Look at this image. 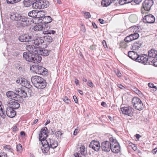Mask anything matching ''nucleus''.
<instances>
[{
  "label": "nucleus",
  "instance_id": "obj_1",
  "mask_svg": "<svg viewBox=\"0 0 157 157\" xmlns=\"http://www.w3.org/2000/svg\"><path fill=\"white\" fill-rule=\"evenodd\" d=\"M10 17L13 21H17V26L25 27L29 24V21L27 18L21 14L14 12L10 14Z\"/></svg>",
  "mask_w": 157,
  "mask_h": 157
},
{
  "label": "nucleus",
  "instance_id": "obj_2",
  "mask_svg": "<svg viewBox=\"0 0 157 157\" xmlns=\"http://www.w3.org/2000/svg\"><path fill=\"white\" fill-rule=\"evenodd\" d=\"M31 80L34 86L39 89H43L46 86L45 81L40 76H33L32 77Z\"/></svg>",
  "mask_w": 157,
  "mask_h": 157
},
{
  "label": "nucleus",
  "instance_id": "obj_3",
  "mask_svg": "<svg viewBox=\"0 0 157 157\" xmlns=\"http://www.w3.org/2000/svg\"><path fill=\"white\" fill-rule=\"evenodd\" d=\"M47 143L48 144H43L42 145V147L41 148L42 152L44 153H47L48 151L50 153V148L53 149L58 145V142L53 139H50L49 140L47 141Z\"/></svg>",
  "mask_w": 157,
  "mask_h": 157
},
{
  "label": "nucleus",
  "instance_id": "obj_4",
  "mask_svg": "<svg viewBox=\"0 0 157 157\" xmlns=\"http://www.w3.org/2000/svg\"><path fill=\"white\" fill-rule=\"evenodd\" d=\"M30 70L37 74L44 76L48 74V70L44 67L37 64L33 65L31 67Z\"/></svg>",
  "mask_w": 157,
  "mask_h": 157
},
{
  "label": "nucleus",
  "instance_id": "obj_5",
  "mask_svg": "<svg viewBox=\"0 0 157 157\" xmlns=\"http://www.w3.org/2000/svg\"><path fill=\"white\" fill-rule=\"evenodd\" d=\"M45 26L46 25L44 24H38L35 25L33 26L32 29L36 31H40L44 30V31L43 32V33L45 34H53L56 33L55 31L54 30L46 31L45 28Z\"/></svg>",
  "mask_w": 157,
  "mask_h": 157
},
{
  "label": "nucleus",
  "instance_id": "obj_6",
  "mask_svg": "<svg viewBox=\"0 0 157 157\" xmlns=\"http://www.w3.org/2000/svg\"><path fill=\"white\" fill-rule=\"evenodd\" d=\"M48 129L46 127H44L41 130L39 135V139L40 141H41V144L42 145L43 144H44L45 143H47V140L46 139L48 136L47 132Z\"/></svg>",
  "mask_w": 157,
  "mask_h": 157
},
{
  "label": "nucleus",
  "instance_id": "obj_7",
  "mask_svg": "<svg viewBox=\"0 0 157 157\" xmlns=\"http://www.w3.org/2000/svg\"><path fill=\"white\" fill-rule=\"evenodd\" d=\"M132 102L134 108L138 110L143 109V104L141 100L138 98L135 97L132 100Z\"/></svg>",
  "mask_w": 157,
  "mask_h": 157
},
{
  "label": "nucleus",
  "instance_id": "obj_8",
  "mask_svg": "<svg viewBox=\"0 0 157 157\" xmlns=\"http://www.w3.org/2000/svg\"><path fill=\"white\" fill-rule=\"evenodd\" d=\"M110 140L112 141V145L111 150L112 152L115 153H118L120 150V147L119 144L116 139L111 137L110 138Z\"/></svg>",
  "mask_w": 157,
  "mask_h": 157
},
{
  "label": "nucleus",
  "instance_id": "obj_9",
  "mask_svg": "<svg viewBox=\"0 0 157 157\" xmlns=\"http://www.w3.org/2000/svg\"><path fill=\"white\" fill-rule=\"evenodd\" d=\"M136 61L144 64H148L151 62L148 56L144 54L139 55Z\"/></svg>",
  "mask_w": 157,
  "mask_h": 157
},
{
  "label": "nucleus",
  "instance_id": "obj_10",
  "mask_svg": "<svg viewBox=\"0 0 157 157\" xmlns=\"http://www.w3.org/2000/svg\"><path fill=\"white\" fill-rule=\"evenodd\" d=\"M109 141H106L102 142L101 144V148L102 151L105 152H108L111 149L112 145V141L110 139Z\"/></svg>",
  "mask_w": 157,
  "mask_h": 157
},
{
  "label": "nucleus",
  "instance_id": "obj_11",
  "mask_svg": "<svg viewBox=\"0 0 157 157\" xmlns=\"http://www.w3.org/2000/svg\"><path fill=\"white\" fill-rule=\"evenodd\" d=\"M153 0H145L143 3V7L144 10L148 11L153 4Z\"/></svg>",
  "mask_w": 157,
  "mask_h": 157
},
{
  "label": "nucleus",
  "instance_id": "obj_12",
  "mask_svg": "<svg viewBox=\"0 0 157 157\" xmlns=\"http://www.w3.org/2000/svg\"><path fill=\"white\" fill-rule=\"evenodd\" d=\"M121 109L124 114L131 116L133 114V109L131 107H124L121 108Z\"/></svg>",
  "mask_w": 157,
  "mask_h": 157
},
{
  "label": "nucleus",
  "instance_id": "obj_13",
  "mask_svg": "<svg viewBox=\"0 0 157 157\" xmlns=\"http://www.w3.org/2000/svg\"><path fill=\"white\" fill-rule=\"evenodd\" d=\"M34 39L33 37L27 34H25L19 36V40L21 42H28Z\"/></svg>",
  "mask_w": 157,
  "mask_h": 157
},
{
  "label": "nucleus",
  "instance_id": "obj_14",
  "mask_svg": "<svg viewBox=\"0 0 157 157\" xmlns=\"http://www.w3.org/2000/svg\"><path fill=\"white\" fill-rule=\"evenodd\" d=\"M89 147L96 151H98L101 147L99 142L95 140H93L91 142Z\"/></svg>",
  "mask_w": 157,
  "mask_h": 157
},
{
  "label": "nucleus",
  "instance_id": "obj_15",
  "mask_svg": "<svg viewBox=\"0 0 157 157\" xmlns=\"http://www.w3.org/2000/svg\"><path fill=\"white\" fill-rule=\"evenodd\" d=\"M6 95L9 98L12 100L18 101V96L17 92H14L13 91H8L6 92Z\"/></svg>",
  "mask_w": 157,
  "mask_h": 157
},
{
  "label": "nucleus",
  "instance_id": "obj_16",
  "mask_svg": "<svg viewBox=\"0 0 157 157\" xmlns=\"http://www.w3.org/2000/svg\"><path fill=\"white\" fill-rule=\"evenodd\" d=\"M26 49L28 52L34 54L38 53L39 48L37 46H34L33 45H29L26 46Z\"/></svg>",
  "mask_w": 157,
  "mask_h": 157
},
{
  "label": "nucleus",
  "instance_id": "obj_17",
  "mask_svg": "<svg viewBox=\"0 0 157 157\" xmlns=\"http://www.w3.org/2000/svg\"><path fill=\"white\" fill-rule=\"evenodd\" d=\"M7 105L9 107L13 109H17L20 107L19 104L17 101L14 100H10L7 102Z\"/></svg>",
  "mask_w": 157,
  "mask_h": 157
},
{
  "label": "nucleus",
  "instance_id": "obj_18",
  "mask_svg": "<svg viewBox=\"0 0 157 157\" xmlns=\"http://www.w3.org/2000/svg\"><path fill=\"white\" fill-rule=\"evenodd\" d=\"M155 18L152 14L147 15L145 16L143 18V21L145 23L151 24L154 22Z\"/></svg>",
  "mask_w": 157,
  "mask_h": 157
},
{
  "label": "nucleus",
  "instance_id": "obj_19",
  "mask_svg": "<svg viewBox=\"0 0 157 157\" xmlns=\"http://www.w3.org/2000/svg\"><path fill=\"white\" fill-rule=\"evenodd\" d=\"M41 12L37 10H34L29 12L28 15L29 16L35 18H40L41 17L40 15Z\"/></svg>",
  "mask_w": 157,
  "mask_h": 157
},
{
  "label": "nucleus",
  "instance_id": "obj_20",
  "mask_svg": "<svg viewBox=\"0 0 157 157\" xmlns=\"http://www.w3.org/2000/svg\"><path fill=\"white\" fill-rule=\"evenodd\" d=\"M15 91L17 92L18 97V101L20 100L21 98H25L27 97V94L26 92L23 90H22L20 88L15 89Z\"/></svg>",
  "mask_w": 157,
  "mask_h": 157
},
{
  "label": "nucleus",
  "instance_id": "obj_21",
  "mask_svg": "<svg viewBox=\"0 0 157 157\" xmlns=\"http://www.w3.org/2000/svg\"><path fill=\"white\" fill-rule=\"evenodd\" d=\"M6 113L8 117L10 118L13 117L16 114L15 111L14 109L9 106L6 109Z\"/></svg>",
  "mask_w": 157,
  "mask_h": 157
},
{
  "label": "nucleus",
  "instance_id": "obj_22",
  "mask_svg": "<svg viewBox=\"0 0 157 157\" xmlns=\"http://www.w3.org/2000/svg\"><path fill=\"white\" fill-rule=\"evenodd\" d=\"M128 55L130 58L133 60H136V61L139 56L137 53L134 51L128 52Z\"/></svg>",
  "mask_w": 157,
  "mask_h": 157
},
{
  "label": "nucleus",
  "instance_id": "obj_23",
  "mask_svg": "<svg viewBox=\"0 0 157 157\" xmlns=\"http://www.w3.org/2000/svg\"><path fill=\"white\" fill-rule=\"evenodd\" d=\"M43 38L42 37H37L35 39L34 38L33 40H34L33 43L39 48V47H41V45L44 42V40Z\"/></svg>",
  "mask_w": 157,
  "mask_h": 157
},
{
  "label": "nucleus",
  "instance_id": "obj_24",
  "mask_svg": "<svg viewBox=\"0 0 157 157\" xmlns=\"http://www.w3.org/2000/svg\"><path fill=\"white\" fill-rule=\"evenodd\" d=\"M148 58L151 59L155 58L157 56V51L156 50L151 49L148 51Z\"/></svg>",
  "mask_w": 157,
  "mask_h": 157
},
{
  "label": "nucleus",
  "instance_id": "obj_25",
  "mask_svg": "<svg viewBox=\"0 0 157 157\" xmlns=\"http://www.w3.org/2000/svg\"><path fill=\"white\" fill-rule=\"evenodd\" d=\"M142 44V43L140 41H138L133 43L131 47V50H137L141 46Z\"/></svg>",
  "mask_w": 157,
  "mask_h": 157
},
{
  "label": "nucleus",
  "instance_id": "obj_26",
  "mask_svg": "<svg viewBox=\"0 0 157 157\" xmlns=\"http://www.w3.org/2000/svg\"><path fill=\"white\" fill-rule=\"evenodd\" d=\"M38 53L37 54H34L33 55V62L35 63H40V62L42 58L39 55Z\"/></svg>",
  "mask_w": 157,
  "mask_h": 157
},
{
  "label": "nucleus",
  "instance_id": "obj_27",
  "mask_svg": "<svg viewBox=\"0 0 157 157\" xmlns=\"http://www.w3.org/2000/svg\"><path fill=\"white\" fill-rule=\"evenodd\" d=\"M78 152L84 156H86L87 155V150L84 145H81V147L78 149Z\"/></svg>",
  "mask_w": 157,
  "mask_h": 157
},
{
  "label": "nucleus",
  "instance_id": "obj_28",
  "mask_svg": "<svg viewBox=\"0 0 157 157\" xmlns=\"http://www.w3.org/2000/svg\"><path fill=\"white\" fill-rule=\"evenodd\" d=\"M38 53L39 54L44 56H47L49 55V52L46 49H40L39 48V50H38Z\"/></svg>",
  "mask_w": 157,
  "mask_h": 157
},
{
  "label": "nucleus",
  "instance_id": "obj_29",
  "mask_svg": "<svg viewBox=\"0 0 157 157\" xmlns=\"http://www.w3.org/2000/svg\"><path fill=\"white\" fill-rule=\"evenodd\" d=\"M43 22L44 23H48L52 21V18L50 16H46L44 17H41Z\"/></svg>",
  "mask_w": 157,
  "mask_h": 157
},
{
  "label": "nucleus",
  "instance_id": "obj_30",
  "mask_svg": "<svg viewBox=\"0 0 157 157\" xmlns=\"http://www.w3.org/2000/svg\"><path fill=\"white\" fill-rule=\"evenodd\" d=\"M42 2V0H39L37 2H35L33 4V8L34 9H41V5Z\"/></svg>",
  "mask_w": 157,
  "mask_h": 157
},
{
  "label": "nucleus",
  "instance_id": "obj_31",
  "mask_svg": "<svg viewBox=\"0 0 157 157\" xmlns=\"http://www.w3.org/2000/svg\"><path fill=\"white\" fill-rule=\"evenodd\" d=\"M112 0H103L101 2V5L103 7H107L112 3Z\"/></svg>",
  "mask_w": 157,
  "mask_h": 157
},
{
  "label": "nucleus",
  "instance_id": "obj_32",
  "mask_svg": "<svg viewBox=\"0 0 157 157\" xmlns=\"http://www.w3.org/2000/svg\"><path fill=\"white\" fill-rule=\"evenodd\" d=\"M129 20L132 23H135L137 21V17L135 14H132L129 17Z\"/></svg>",
  "mask_w": 157,
  "mask_h": 157
},
{
  "label": "nucleus",
  "instance_id": "obj_33",
  "mask_svg": "<svg viewBox=\"0 0 157 157\" xmlns=\"http://www.w3.org/2000/svg\"><path fill=\"white\" fill-rule=\"evenodd\" d=\"M21 83L23 86L26 87H30V86L29 82L26 79L22 80L21 82Z\"/></svg>",
  "mask_w": 157,
  "mask_h": 157
},
{
  "label": "nucleus",
  "instance_id": "obj_34",
  "mask_svg": "<svg viewBox=\"0 0 157 157\" xmlns=\"http://www.w3.org/2000/svg\"><path fill=\"white\" fill-rule=\"evenodd\" d=\"M42 3L41 5L42 9L47 8L49 5L48 2L45 0H42Z\"/></svg>",
  "mask_w": 157,
  "mask_h": 157
},
{
  "label": "nucleus",
  "instance_id": "obj_35",
  "mask_svg": "<svg viewBox=\"0 0 157 157\" xmlns=\"http://www.w3.org/2000/svg\"><path fill=\"white\" fill-rule=\"evenodd\" d=\"M44 40L48 43H51L53 39L51 36L48 35H46L44 37Z\"/></svg>",
  "mask_w": 157,
  "mask_h": 157
},
{
  "label": "nucleus",
  "instance_id": "obj_36",
  "mask_svg": "<svg viewBox=\"0 0 157 157\" xmlns=\"http://www.w3.org/2000/svg\"><path fill=\"white\" fill-rule=\"evenodd\" d=\"M23 3L25 7H29L31 5L32 6V3L30 0H24L23 2Z\"/></svg>",
  "mask_w": 157,
  "mask_h": 157
},
{
  "label": "nucleus",
  "instance_id": "obj_37",
  "mask_svg": "<svg viewBox=\"0 0 157 157\" xmlns=\"http://www.w3.org/2000/svg\"><path fill=\"white\" fill-rule=\"evenodd\" d=\"M133 0H119V3L121 5L131 2Z\"/></svg>",
  "mask_w": 157,
  "mask_h": 157
},
{
  "label": "nucleus",
  "instance_id": "obj_38",
  "mask_svg": "<svg viewBox=\"0 0 157 157\" xmlns=\"http://www.w3.org/2000/svg\"><path fill=\"white\" fill-rule=\"evenodd\" d=\"M131 36L132 37L133 40H135L137 39L138 38L139 36V34L137 33H134L130 34Z\"/></svg>",
  "mask_w": 157,
  "mask_h": 157
},
{
  "label": "nucleus",
  "instance_id": "obj_39",
  "mask_svg": "<svg viewBox=\"0 0 157 157\" xmlns=\"http://www.w3.org/2000/svg\"><path fill=\"white\" fill-rule=\"evenodd\" d=\"M125 41H121L120 44V46L121 48H126L127 46V44Z\"/></svg>",
  "mask_w": 157,
  "mask_h": 157
},
{
  "label": "nucleus",
  "instance_id": "obj_40",
  "mask_svg": "<svg viewBox=\"0 0 157 157\" xmlns=\"http://www.w3.org/2000/svg\"><path fill=\"white\" fill-rule=\"evenodd\" d=\"M132 39L131 36V35H129L126 37L124 39V41L126 42H129L132 41Z\"/></svg>",
  "mask_w": 157,
  "mask_h": 157
},
{
  "label": "nucleus",
  "instance_id": "obj_41",
  "mask_svg": "<svg viewBox=\"0 0 157 157\" xmlns=\"http://www.w3.org/2000/svg\"><path fill=\"white\" fill-rule=\"evenodd\" d=\"M84 14V17L86 19H89L91 17L90 13L88 12H82Z\"/></svg>",
  "mask_w": 157,
  "mask_h": 157
},
{
  "label": "nucleus",
  "instance_id": "obj_42",
  "mask_svg": "<svg viewBox=\"0 0 157 157\" xmlns=\"http://www.w3.org/2000/svg\"><path fill=\"white\" fill-rule=\"evenodd\" d=\"M30 52H25L23 54V57L27 61V59H29V56Z\"/></svg>",
  "mask_w": 157,
  "mask_h": 157
},
{
  "label": "nucleus",
  "instance_id": "obj_43",
  "mask_svg": "<svg viewBox=\"0 0 157 157\" xmlns=\"http://www.w3.org/2000/svg\"><path fill=\"white\" fill-rule=\"evenodd\" d=\"M4 112V110L2 108L0 109V115L3 119L6 117V114Z\"/></svg>",
  "mask_w": 157,
  "mask_h": 157
},
{
  "label": "nucleus",
  "instance_id": "obj_44",
  "mask_svg": "<svg viewBox=\"0 0 157 157\" xmlns=\"http://www.w3.org/2000/svg\"><path fill=\"white\" fill-rule=\"evenodd\" d=\"M55 135L57 138H61L63 133L60 131H57L55 132Z\"/></svg>",
  "mask_w": 157,
  "mask_h": 157
},
{
  "label": "nucleus",
  "instance_id": "obj_45",
  "mask_svg": "<svg viewBox=\"0 0 157 157\" xmlns=\"http://www.w3.org/2000/svg\"><path fill=\"white\" fill-rule=\"evenodd\" d=\"M33 55H34V53H30L29 56V59H27V61L33 62Z\"/></svg>",
  "mask_w": 157,
  "mask_h": 157
},
{
  "label": "nucleus",
  "instance_id": "obj_46",
  "mask_svg": "<svg viewBox=\"0 0 157 157\" xmlns=\"http://www.w3.org/2000/svg\"><path fill=\"white\" fill-rule=\"evenodd\" d=\"M148 86L150 88H153V90L154 91H155L157 90L156 86H154V84L152 83H149L148 84Z\"/></svg>",
  "mask_w": 157,
  "mask_h": 157
},
{
  "label": "nucleus",
  "instance_id": "obj_47",
  "mask_svg": "<svg viewBox=\"0 0 157 157\" xmlns=\"http://www.w3.org/2000/svg\"><path fill=\"white\" fill-rule=\"evenodd\" d=\"M63 101L66 103L69 104L71 102V101L69 98L67 97H65L63 99Z\"/></svg>",
  "mask_w": 157,
  "mask_h": 157
},
{
  "label": "nucleus",
  "instance_id": "obj_48",
  "mask_svg": "<svg viewBox=\"0 0 157 157\" xmlns=\"http://www.w3.org/2000/svg\"><path fill=\"white\" fill-rule=\"evenodd\" d=\"M17 149L18 151L21 152L22 151V146L20 144L17 145Z\"/></svg>",
  "mask_w": 157,
  "mask_h": 157
},
{
  "label": "nucleus",
  "instance_id": "obj_49",
  "mask_svg": "<svg viewBox=\"0 0 157 157\" xmlns=\"http://www.w3.org/2000/svg\"><path fill=\"white\" fill-rule=\"evenodd\" d=\"M134 92L138 95H140L141 94V93L140 90L136 88H134Z\"/></svg>",
  "mask_w": 157,
  "mask_h": 157
},
{
  "label": "nucleus",
  "instance_id": "obj_50",
  "mask_svg": "<svg viewBox=\"0 0 157 157\" xmlns=\"http://www.w3.org/2000/svg\"><path fill=\"white\" fill-rule=\"evenodd\" d=\"M6 2L8 4H13L15 3L14 0H6Z\"/></svg>",
  "mask_w": 157,
  "mask_h": 157
},
{
  "label": "nucleus",
  "instance_id": "obj_51",
  "mask_svg": "<svg viewBox=\"0 0 157 157\" xmlns=\"http://www.w3.org/2000/svg\"><path fill=\"white\" fill-rule=\"evenodd\" d=\"M149 59L151 61V62L149 64H151L152 63H153V62H156L157 61V59H155V58L152 60V59H150L149 58Z\"/></svg>",
  "mask_w": 157,
  "mask_h": 157
},
{
  "label": "nucleus",
  "instance_id": "obj_52",
  "mask_svg": "<svg viewBox=\"0 0 157 157\" xmlns=\"http://www.w3.org/2000/svg\"><path fill=\"white\" fill-rule=\"evenodd\" d=\"M130 146L132 148L134 151L136 150L137 147L135 144H132V145H130Z\"/></svg>",
  "mask_w": 157,
  "mask_h": 157
},
{
  "label": "nucleus",
  "instance_id": "obj_53",
  "mask_svg": "<svg viewBox=\"0 0 157 157\" xmlns=\"http://www.w3.org/2000/svg\"><path fill=\"white\" fill-rule=\"evenodd\" d=\"M13 55L14 56H17L19 55V53L18 52H13Z\"/></svg>",
  "mask_w": 157,
  "mask_h": 157
},
{
  "label": "nucleus",
  "instance_id": "obj_54",
  "mask_svg": "<svg viewBox=\"0 0 157 157\" xmlns=\"http://www.w3.org/2000/svg\"><path fill=\"white\" fill-rule=\"evenodd\" d=\"M73 98L75 101V102L76 103H77L78 101L77 97L75 96L74 95L73 96Z\"/></svg>",
  "mask_w": 157,
  "mask_h": 157
},
{
  "label": "nucleus",
  "instance_id": "obj_55",
  "mask_svg": "<svg viewBox=\"0 0 157 157\" xmlns=\"http://www.w3.org/2000/svg\"><path fill=\"white\" fill-rule=\"evenodd\" d=\"M87 85L89 86L90 87H93L94 86L93 83L91 82H88L87 83Z\"/></svg>",
  "mask_w": 157,
  "mask_h": 157
},
{
  "label": "nucleus",
  "instance_id": "obj_56",
  "mask_svg": "<svg viewBox=\"0 0 157 157\" xmlns=\"http://www.w3.org/2000/svg\"><path fill=\"white\" fill-rule=\"evenodd\" d=\"M102 44L103 46H104L105 48H106L107 47V46L106 45V42L105 40H103L102 41Z\"/></svg>",
  "mask_w": 157,
  "mask_h": 157
},
{
  "label": "nucleus",
  "instance_id": "obj_57",
  "mask_svg": "<svg viewBox=\"0 0 157 157\" xmlns=\"http://www.w3.org/2000/svg\"><path fill=\"white\" fill-rule=\"evenodd\" d=\"M101 105L102 106H103L105 107H106L107 106L106 103L104 101H102L101 103Z\"/></svg>",
  "mask_w": 157,
  "mask_h": 157
},
{
  "label": "nucleus",
  "instance_id": "obj_58",
  "mask_svg": "<svg viewBox=\"0 0 157 157\" xmlns=\"http://www.w3.org/2000/svg\"><path fill=\"white\" fill-rule=\"evenodd\" d=\"M98 21L100 22V23L101 24H103L105 22V21L101 19H99L98 20Z\"/></svg>",
  "mask_w": 157,
  "mask_h": 157
},
{
  "label": "nucleus",
  "instance_id": "obj_59",
  "mask_svg": "<svg viewBox=\"0 0 157 157\" xmlns=\"http://www.w3.org/2000/svg\"><path fill=\"white\" fill-rule=\"evenodd\" d=\"M4 147L6 149L8 150H10L11 149V147L10 146L6 145Z\"/></svg>",
  "mask_w": 157,
  "mask_h": 157
},
{
  "label": "nucleus",
  "instance_id": "obj_60",
  "mask_svg": "<svg viewBox=\"0 0 157 157\" xmlns=\"http://www.w3.org/2000/svg\"><path fill=\"white\" fill-rule=\"evenodd\" d=\"M142 0H134V2L137 4H139Z\"/></svg>",
  "mask_w": 157,
  "mask_h": 157
},
{
  "label": "nucleus",
  "instance_id": "obj_61",
  "mask_svg": "<svg viewBox=\"0 0 157 157\" xmlns=\"http://www.w3.org/2000/svg\"><path fill=\"white\" fill-rule=\"evenodd\" d=\"M74 155L75 157H82L79 153H76L74 154Z\"/></svg>",
  "mask_w": 157,
  "mask_h": 157
},
{
  "label": "nucleus",
  "instance_id": "obj_62",
  "mask_svg": "<svg viewBox=\"0 0 157 157\" xmlns=\"http://www.w3.org/2000/svg\"><path fill=\"white\" fill-rule=\"evenodd\" d=\"M78 128H76L75 129V131L73 133V134L74 135H77V133H78Z\"/></svg>",
  "mask_w": 157,
  "mask_h": 157
},
{
  "label": "nucleus",
  "instance_id": "obj_63",
  "mask_svg": "<svg viewBox=\"0 0 157 157\" xmlns=\"http://www.w3.org/2000/svg\"><path fill=\"white\" fill-rule=\"evenodd\" d=\"M116 73V75L118 77L121 76V74L119 71H117Z\"/></svg>",
  "mask_w": 157,
  "mask_h": 157
},
{
  "label": "nucleus",
  "instance_id": "obj_64",
  "mask_svg": "<svg viewBox=\"0 0 157 157\" xmlns=\"http://www.w3.org/2000/svg\"><path fill=\"white\" fill-rule=\"evenodd\" d=\"M90 48L91 50H94L95 49V47L94 45H92L90 46Z\"/></svg>",
  "mask_w": 157,
  "mask_h": 157
}]
</instances>
